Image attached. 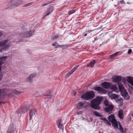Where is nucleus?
I'll list each match as a JSON object with an SVG mask.
<instances>
[{
  "mask_svg": "<svg viewBox=\"0 0 133 133\" xmlns=\"http://www.w3.org/2000/svg\"><path fill=\"white\" fill-rule=\"evenodd\" d=\"M121 52L120 51L117 52L113 54L110 55L109 56V57L111 58H112L116 56L119 54H121Z\"/></svg>",
  "mask_w": 133,
  "mask_h": 133,
  "instance_id": "cd10ccee",
  "label": "nucleus"
},
{
  "mask_svg": "<svg viewBox=\"0 0 133 133\" xmlns=\"http://www.w3.org/2000/svg\"><path fill=\"white\" fill-rule=\"evenodd\" d=\"M6 58V56H3L0 58V61H5Z\"/></svg>",
  "mask_w": 133,
  "mask_h": 133,
  "instance_id": "f704fd0d",
  "label": "nucleus"
},
{
  "mask_svg": "<svg viewBox=\"0 0 133 133\" xmlns=\"http://www.w3.org/2000/svg\"><path fill=\"white\" fill-rule=\"evenodd\" d=\"M59 37V35H55L51 37V39L52 40H54V39H56L58 37Z\"/></svg>",
  "mask_w": 133,
  "mask_h": 133,
  "instance_id": "473e14b6",
  "label": "nucleus"
},
{
  "mask_svg": "<svg viewBox=\"0 0 133 133\" xmlns=\"http://www.w3.org/2000/svg\"><path fill=\"white\" fill-rule=\"evenodd\" d=\"M96 40V39H95V41Z\"/></svg>",
  "mask_w": 133,
  "mask_h": 133,
  "instance_id": "69168bd1",
  "label": "nucleus"
},
{
  "mask_svg": "<svg viewBox=\"0 0 133 133\" xmlns=\"http://www.w3.org/2000/svg\"><path fill=\"white\" fill-rule=\"evenodd\" d=\"M29 28V26L28 25L24 26H22L21 28L22 30H27L28 28Z\"/></svg>",
  "mask_w": 133,
  "mask_h": 133,
  "instance_id": "2f4dec72",
  "label": "nucleus"
},
{
  "mask_svg": "<svg viewBox=\"0 0 133 133\" xmlns=\"http://www.w3.org/2000/svg\"><path fill=\"white\" fill-rule=\"evenodd\" d=\"M79 66V65H77L74 67L72 69L71 71L72 73L74 72L76 70L77 68H78Z\"/></svg>",
  "mask_w": 133,
  "mask_h": 133,
  "instance_id": "e433bc0d",
  "label": "nucleus"
},
{
  "mask_svg": "<svg viewBox=\"0 0 133 133\" xmlns=\"http://www.w3.org/2000/svg\"><path fill=\"white\" fill-rule=\"evenodd\" d=\"M113 109V107L112 105H110L109 107H106L105 108V110L107 112H109L112 110Z\"/></svg>",
  "mask_w": 133,
  "mask_h": 133,
  "instance_id": "f3484780",
  "label": "nucleus"
},
{
  "mask_svg": "<svg viewBox=\"0 0 133 133\" xmlns=\"http://www.w3.org/2000/svg\"><path fill=\"white\" fill-rule=\"evenodd\" d=\"M98 133H101V131H99V132H98Z\"/></svg>",
  "mask_w": 133,
  "mask_h": 133,
  "instance_id": "0e129e2a",
  "label": "nucleus"
},
{
  "mask_svg": "<svg viewBox=\"0 0 133 133\" xmlns=\"http://www.w3.org/2000/svg\"><path fill=\"white\" fill-rule=\"evenodd\" d=\"M130 88L132 89H133V88L132 87H130Z\"/></svg>",
  "mask_w": 133,
  "mask_h": 133,
  "instance_id": "e2e57ef3",
  "label": "nucleus"
},
{
  "mask_svg": "<svg viewBox=\"0 0 133 133\" xmlns=\"http://www.w3.org/2000/svg\"><path fill=\"white\" fill-rule=\"evenodd\" d=\"M112 79L113 82L118 84V86L119 84L121 83V78L119 76H115L114 78H112Z\"/></svg>",
  "mask_w": 133,
  "mask_h": 133,
  "instance_id": "9b49d317",
  "label": "nucleus"
},
{
  "mask_svg": "<svg viewBox=\"0 0 133 133\" xmlns=\"http://www.w3.org/2000/svg\"><path fill=\"white\" fill-rule=\"evenodd\" d=\"M7 96L9 97H11L14 96V94L13 93H10L8 94Z\"/></svg>",
  "mask_w": 133,
  "mask_h": 133,
  "instance_id": "c03bdc74",
  "label": "nucleus"
},
{
  "mask_svg": "<svg viewBox=\"0 0 133 133\" xmlns=\"http://www.w3.org/2000/svg\"><path fill=\"white\" fill-rule=\"evenodd\" d=\"M16 129V126L15 125L14 123H12L11 124L9 127L7 131L9 132H11L12 133H13Z\"/></svg>",
  "mask_w": 133,
  "mask_h": 133,
  "instance_id": "9d476101",
  "label": "nucleus"
},
{
  "mask_svg": "<svg viewBox=\"0 0 133 133\" xmlns=\"http://www.w3.org/2000/svg\"><path fill=\"white\" fill-rule=\"evenodd\" d=\"M94 114L96 116L98 117H102V115L100 114V113L97 112V111H95L94 112Z\"/></svg>",
  "mask_w": 133,
  "mask_h": 133,
  "instance_id": "c756f323",
  "label": "nucleus"
},
{
  "mask_svg": "<svg viewBox=\"0 0 133 133\" xmlns=\"http://www.w3.org/2000/svg\"><path fill=\"white\" fill-rule=\"evenodd\" d=\"M110 88L114 90H115L117 89V88L116 87L115 85H112L111 84V86H110Z\"/></svg>",
  "mask_w": 133,
  "mask_h": 133,
  "instance_id": "7c9ffc66",
  "label": "nucleus"
},
{
  "mask_svg": "<svg viewBox=\"0 0 133 133\" xmlns=\"http://www.w3.org/2000/svg\"><path fill=\"white\" fill-rule=\"evenodd\" d=\"M79 66V65H77L74 67L72 69L71 71L72 73L74 72L76 70L77 68H78Z\"/></svg>",
  "mask_w": 133,
  "mask_h": 133,
  "instance_id": "4c0bfd02",
  "label": "nucleus"
},
{
  "mask_svg": "<svg viewBox=\"0 0 133 133\" xmlns=\"http://www.w3.org/2000/svg\"><path fill=\"white\" fill-rule=\"evenodd\" d=\"M109 97L112 99H114L116 100L118 97H119V96L116 94H112L109 96Z\"/></svg>",
  "mask_w": 133,
  "mask_h": 133,
  "instance_id": "a211bd4d",
  "label": "nucleus"
},
{
  "mask_svg": "<svg viewBox=\"0 0 133 133\" xmlns=\"http://www.w3.org/2000/svg\"><path fill=\"white\" fill-rule=\"evenodd\" d=\"M112 124V126L115 129H118V125L117 122L116 120L111 122Z\"/></svg>",
  "mask_w": 133,
  "mask_h": 133,
  "instance_id": "4be33fe9",
  "label": "nucleus"
},
{
  "mask_svg": "<svg viewBox=\"0 0 133 133\" xmlns=\"http://www.w3.org/2000/svg\"><path fill=\"white\" fill-rule=\"evenodd\" d=\"M3 63V62H0V71L1 70L2 67H1V65Z\"/></svg>",
  "mask_w": 133,
  "mask_h": 133,
  "instance_id": "de8ad7c7",
  "label": "nucleus"
},
{
  "mask_svg": "<svg viewBox=\"0 0 133 133\" xmlns=\"http://www.w3.org/2000/svg\"><path fill=\"white\" fill-rule=\"evenodd\" d=\"M23 1L22 0H19L16 1L14 3V5L15 6H17L18 5L21 4L22 3Z\"/></svg>",
  "mask_w": 133,
  "mask_h": 133,
  "instance_id": "bb28decb",
  "label": "nucleus"
},
{
  "mask_svg": "<svg viewBox=\"0 0 133 133\" xmlns=\"http://www.w3.org/2000/svg\"><path fill=\"white\" fill-rule=\"evenodd\" d=\"M36 112V109H30L29 111V120H31L32 117L35 116Z\"/></svg>",
  "mask_w": 133,
  "mask_h": 133,
  "instance_id": "f8f14e48",
  "label": "nucleus"
},
{
  "mask_svg": "<svg viewBox=\"0 0 133 133\" xmlns=\"http://www.w3.org/2000/svg\"><path fill=\"white\" fill-rule=\"evenodd\" d=\"M119 2L121 4H125V3L124 2V1L123 0L120 1Z\"/></svg>",
  "mask_w": 133,
  "mask_h": 133,
  "instance_id": "8fccbe9b",
  "label": "nucleus"
},
{
  "mask_svg": "<svg viewBox=\"0 0 133 133\" xmlns=\"http://www.w3.org/2000/svg\"><path fill=\"white\" fill-rule=\"evenodd\" d=\"M130 84L133 87V82Z\"/></svg>",
  "mask_w": 133,
  "mask_h": 133,
  "instance_id": "bf43d9fd",
  "label": "nucleus"
},
{
  "mask_svg": "<svg viewBox=\"0 0 133 133\" xmlns=\"http://www.w3.org/2000/svg\"><path fill=\"white\" fill-rule=\"evenodd\" d=\"M33 32L30 30L29 31H25L21 32L19 34V39H20L19 42H24L22 38H26L28 37H30L32 35V32Z\"/></svg>",
  "mask_w": 133,
  "mask_h": 133,
  "instance_id": "7ed1b4c3",
  "label": "nucleus"
},
{
  "mask_svg": "<svg viewBox=\"0 0 133 133\" xmlns=\"http://www.w3.org/2000/svg\"><path fill=\"white\" fill-rule=\"evenodd\" d=\"M30 105H28L22 107L21 108L16 111V113H24L27 112L29 110L30 108Z\"/></svg>",
  "mask_w": 133,
  "mask_h": 133,
  "instance_id": "423d86ee",
  "label": "nucleus"
},
{
  "mask_svg": "<svg viewBox=\"0 0 133 133\" xmlns=\"http://www.w3.org/2000/svg\"><path fill=\"white\" fill-rule=\"evenodd\" d=\"M96 63V61L95 60H94L90 62V63L88 64L87 65V67L90 66L92 68H93L94 67V65Z\"/></svg>",
  "mask_w": 133,
  "mask_h": 133,
  "instance_id": "412c9836",
  "label": "nucleus"
},
{
  "mask_svg": "<svg viewBox=\"0 0 133 133\" xmlns=\"http://www.w3.org/2000/svg\"><path fill=\"white\" fill-rule=\"evenodd\" d=\"M112 92V91H111V92H110V91H109L108 92V94H110Z\"/></svg>",
  "mask_w": 133,
  "mask_h": 133,
  "instance_id": "6e6d98bb",
  "label": "nucleus"
},
{
  "mask_svg": "<svg viewBox=\"0 0 133 133\" xmlns=\"http://www.w3.org/2000/svg\"><path fill=\"white\" fill-rule=\"evenodd\" d=\"M103 99L102 97L97 96L91 100L90 102V106L91 108L95 110H99L101 108L100 105Z\"/></svg>",
  "mask_w": 133,
  "mask_h": 133,
  "instance_id": "f257e3e1",
  "label": "nucleus"
},
{
  "mask_svg": "<svg viewBox=\"0 0 133 133\" xmlns=\"http://www.w3.org/2000/svg\"><path fill=\"white\" fill-rule=\"evenodd\" d=\"M68 47V45L66 44L62 45V48L63 49H66Z\"/></svg>",
  "mask_w": 133,
  "mask_h": 133,
  "instance_id": "79ce46f5",
  "label": "nucleus"
},
{
  "mask_svg": "<svg viewBox=\"0 0 133 133\" xmlns=\"http://www.w3.org/2000/svg\"><path fill=\"white\" fill-rule=\"evenodd\" d=\"M57 44V42H55L52 44V45L53 46H55L56 45V44Z\"/></svg>",
  "mask_w": 133,
  "mask_h": 133,
  "instance_id": "3c124183",
  "label": "nucleus"
},
{
  "mask_svg": "<svg viewBox=\"0 0 133 133\" xmlns=\"http://www.w3.org/2000/svg\"><path fill=\"white\" fill-rule=\"evenodd\" d=\"M2 77L3 75L2 74H0V81L2 79Z\"/></svg>",
  "mask_w": 133,
  "mask_h": 133,
  "instance_id": "603ef678",
  "label": "nucleus"
},
{
  "mask_svg": "<svg viewBox=\"0 0 133 133\" xmlns=\"http://www.w3.org/2000/svg\"><path fill=\"white\" fill-rule=\"evenodd\" d=\"M45 96H47V98L48 99L51 98L52 96V92L51 90H49L46 92Z\"/></svg>",
  "mask_w": 133,
  "mask_h": 133,
  "instance_id": "dca6fc26",
  "label": "nucleus"
},
{
  "mask_svg": "<svg viewBox=\"0 0 133 133\" xmlns=\"http://www.w3.org/2000/svg\"><path fill=\"white\" fill-rule=\"evenodd\" d=\"M12 92L16 94H20L21 92L18 91L16 90H13Z\"/></svg>",
  "mask_w": 133,
  "mask_h": 133,
  "instance_id": "72a5a7b5",
  "label": "nucleus"
},
{
  "mask_svg": "<svg viewBox=\"0 0 133 133\" xmlns=\"http://www.w3.org/2000/svg\"><path fill=\"white\" fill-rule=\"evenodd\" d=\"M87 34L86 33V34H84V36H87Z\"/></svg>",
  "mask_w": 133,
  "mask_h": 133,
  "instance_id": "680f3d73",
  "label": "nucleus"
},
{
  "mask_svg": "<svg viewBox=\"0 0 133 133\" xmlns=\"http://www.w3.org/2000/svg\"><path fill=\"white\" fill-rule=\"evenodd\" d=\"M86 103V102H80L77 104V107L79 109H80L82 108H84L86 107V105H85Z\"/></svg>",
  "mask_w": 133,
  "mask_h": 133,
  "instance_id": "4468645a",
  "label": "nucleus"
},
{
  "mask_svg": "<svg viewBox=\"0 0 133 133\" xmlns=\"http://www.w3.org/2000/svg\"><path fill=\"white\" fill-rule=\"evenodd\" d=\"M104 103L106 106H108L109 105L108 101L107 100H106L104 101Z\"/></svg>",
  "mask_w": 133,
  "mask_h": 133,
  "instance_id": "a19ab883",
  "label": "nucleus"
},
{
  "mask_svg": "<svg viewBox=\"0 0 133 133\" xmlns=\"http://www.w3.org/2000/svg\"><path fill=\"white\" fill-rule=\"evenodd\" d=\"M73 73L71 72V71H70V72H68L66 75V76L67 77H68L72 74Z\"/></svg>",
  "mask_w": 133,
  "mask_h": 133,
  "instance_id": "37998d69",
  "label": "nucleus"
},
{
  "mask_svg": "<svg viewBox=\"0 0 133 133\" xmlns=\"http://www.w3.org/2000/svg\"><path fill=\"white\" fill-rule=\"evenodd\" d=\"M116 101L117 103L120 104L119 106H121L123 104V99L121 98H119V97H118Z\"/></svg>",
  "mask_w": 133,
  "mask_h": 133,
  "instance_id": "aec40b11",
  "label": "nucleus"
},
{
  "mask_svg": "<svg viewBox=\"0 0 133 133\" xmlns=\"http://www.w3.org/2000/svg\"><path fill=\"white\" fill-rule=\"evenodd\" d=\"M127 81L128 82L130 83L133 82V77H127Z\"/></svg>",
  "mask_w": 133,
  "mask_h": 133,
  "instance_id": "c85d7f7f",
  "label": "nucleus"
},
{
  "mask_svg": "<svg viewBox=\"0 0 133 133\" xmlns=\"http://www.w3.org/2000/svg\"><path fill=\"white\" fill-rule=\"evenodd\" d=\"M118 87L122 96L124 97V99L128 100L130 98V96L128 95L127 91L124 88L121 83L119 84Z\"/></svg>",
  "mask_w": 133,
  "mask_h": 133,
  "instance_id": "20e7f679",
  "label": "nucleus"
},
{
  "mask_svg": "<svg viewBox=\"0 0 133 133\" xmlns=\"http://www.w3.org/2000/svg\"><path fill=\"white\" fill-rule=\"evenodd\" d=\"M2 47L3 48H1V50H0V52L1 51H3V50H3V49H2V48H3V46H2V47H1H1Z\"/></svg>",
  "mask_w": 133,
  "mask_h": 133,
  "instance_id": "4d7b16f0",
  "label": "nucleus"
},
{
  "mask_svg": "<svg viewBox=\"0 0 133 133\" xmlns=\"http://www.w3.org/2000/svg\"><path fill=\"white\" fill-rule=\"evenodd\" d=\"M119 130L122 133H126L127 129L125 128L124 130L123 129L121 124H119Z\"/></svg>",
  "mask_w": 133,
  "mask_h": 133,
  "instance_id": "6ab92c4d",
  "label": "nucleus"
},
{
  "mask_svg": "<svg viewBox=\"0 0 133 133\" xmlns=\"http://www.w3.org/2000/svg\"><path fill=\"white\" fill-rule=\"evenodd\" d=\"M95 94L93 91H88L83 94L81 96V98L85 100H90L95 96Z\"/></svg>",
  "mask_w": 133,
  "mask_h": 133,
  "instance_id": "f03ea898",
  "label": "nucleus"
},
{
  "mask_svg": "<svg viewBox=\"0 0 133 133\" xmlns=\"http://www.w3.org/2000/svg\"><path fill=\"white\" fill-rule=\"evenodd\" d=\"M75 9L72 10H70L68 12L69 14V15H70L74 12H75Z\"/></svg>",
  "mask_w": 133,
  "mask_h": 133,
  "instance_id": "ea45409f",
  "label": "nucleus"
},
{
  "mask_svg": "<svg viewBox=\"0 0 133 133\" xmlns=\"http://www.w3.org/2000/svg\"><path fill=\"white\" fill-rule=\"evenodd\" d=\"M132 52V50L131 49L129 50L128 53L129 54H130Z\"/></svg>",
  "mask_w": 133,
  "mask_h": 133,
  "instance_id": "09e8293b",
  "label": "nucleus"
},
{
  "mask_svg": "<svg viewBox=\"0 0 133 133\" xmlns=\"http://www.w3.org/2000/svg\"><path fill=\"white\" fill-rule=\"evenodd\" d=\"M2 103H4V102H3V101H0V104H1Z\"/></svg>",
  "mask_w": 133,
  "mask_h": 133,
  "instance_id": "13d9d810",
  "label": "nucleus"
},
{
  "mask_svg": "<svg viewBox=\"0 0 133 133\" xmlns=\"http://www.w3.org/2000/svg\"><path fill=\"white\" fill-rule=\"evenodd\" d=\"M49 15H47V13L46 12L44 14L43 16V18H44L45 17H46L47 16Z\"/></svg>",
  "mask_w": 133,
  "mask_h": 133,
  "instance_id": "49530a36",
  "label": "nucleus"
},
{
  "mask_svg": "<svg viewBox=\"0 0 133 133\" xmlns=\"http://www.w3.org/2000/svg\"><path fill=\"white\" fill-rule=\"evenodd\" d=\"M14 1V0H12L10 1V3H12Z\"/></svg>",
  "mask_w": 133,
  "mask_h": 133,
  "instance_id": "052dcab7",
  "label": "nucleus"
},
{
  "mask_svg": "<svg viewBox=\"0 0 133 133\" xmlns=\"http://www.w3.org/2000/svg\"><path fill=\"white\" fill-rule=\"evenodd\" d=\"M101 85L103 88L107 89H108L110 88L111 83L109 82H104L102 83Z\"/></svg>",
  "mask_w": 133,
  "mask_h": 133,
  "instance_id": "ddd939ff",
  "label": "nucleus"
},
{
  "mask_svg": "<svg viewBox=\"0 0 133 133\" xmlns=\"http://www.w3.org/2000/svg\"><path fill=\"white\" fill-rule=\"evenodd\" d=\"M118 117L121 119H123V110H120L118 112Z\"/></svg>",
  "mask_w": 133,
  "mask_h": 133,
  "instance_id": "5701e85b",
  "label": "nucleus"
},
{
  "mask_svg": "<svg viewBox=\"0 0 133 133\" xmlns=\"http://www.w3.org/2000/svg\"><path fill=\"white\" fill-rule=\"evenodd\" d=\"M51 2V1L48 2H47L45 3H43L42 4V6L43 7L48 5H49V4H50Z\"/></svg>",
  "mask_w": 133,
  "mask_h": 133,
  "instance_id": "58836bf2",
  "label": "nucleus"
},
{
  "mask_svg": "<svg viewBox=\"0 0 133 133\" xmlns=\"http://www.w3.org/2000/svg\"><path fill=\"white\" fill-rule=\"evenodd\" d=\"M61 119H60L57 122V125L58 127L60 129H62L63 127V124L61 123Z\"/></svg>",
  "mask_w": 133,
  "mask_h": 133,
  "instance_id": "b1692460",
  "label": "nucleus"
},
{
  "mask_svg": "<svg viewBox=\"0 0 133 133\" xmlns=\"http://www.w3.org/2000/svg\"><path fill=\"white\" fill-rule=\"evenodd\" d=\"M36 74H30L26 79V81L29 83H31L32 81V79L34 77L36 76Z\"/></svg>",
  "mask_w": 133,
  "mask_h": 133,
  "instance_id": "6e6552de",
  "label": "nucleus"
},
{
  "mask_svg": "<svg viewBox=\"0 0 133 133\" xmlns=\"http://www.w3.org/2000/svg\"><path fill=\"white\" fill-rule=\"evenodd\" d=\"M100 119L103 121L104 123L109 125H110L111 123L108 121L107 119L105 118H100Z\"/></svg>",
  "mask_w": 133,
  "mask_h": 133,
  "instance_id": "393cba45",
  "label": "nucleus"
},
{
  "mask_svg": "<svg viewBox=\"0 0 133 133\" xmlns=\"http://www.w3.org/2000/svg\"><path fill=\"white\" fill-rule=\"evenodd\" d=\"M94 89L97 91L100 94H105L107 92V91L106 90L100 87H96L94 88Z\"/></svg>",
  "mask_w": 133,
  "mask_h": 133,
  "instance_id": "0eeeda50",
  "label": "nucleus"
},
{
  "mask_svg": "<svg viewBox=\"0 0 133 133\" xmlns=\"http://www.w3.org/2000/svg\"><path fill=\"white\" fill-rule=\"evenodd\" d=\"M62 45H58V46L57 47H56V48H57L58 47H61V48H62Z\"/></svg>",
  "mask_w": 133,
  "mask_h": 133,
  "instance_id": "5fc2aeb1",
  "label": "nucleus"
},
{
  "mask_svg": "<svg viewBox=\"0 0 133 133\" xmlns=\"http://www.w3.org/2000/svg\"><path fill=\"white\" fill-rule=\"evenodd\" d=\"M54 9L53 7L52 6H51L47 10L46 13L47 15H49L52 11Z\"/></svg>",
  "mask_w": 133,
  "mask_h": 133,
  "instance_id": "a878e982",
  "label": "nucleus"
},
{
  "mask_svg": "<svg viewBox=\"0 0 133 133\" xmlns=\"http://www.w3.org/2000/svg\"><path fill=\"white\" fill-rule=\"evenodd\" d=\"M33 2H32L30 3H28L26 4H25L24 6H23V7H26L28 6H29L31 5L33 3Z\"/></svg>",
  "mask_w": 133,
  "mask_h": 133,
  "instance_id": "c9c22d12",
  "label": "nucleus"
},
{
  "mask_svg": "<svg viewBox=\"0 0 133 133\" xmlns=\"http://www.w3.org/2000/svg\"><path fill=\"white\" fill-rule=\"evenodd\" d=\"M8 8H6V9L9 8L11 6L12 7V8H13L14 7L13 4H8Z\"/></svg>",
  "mask_w": 133,
  "mask_h": 133,
  "instance_id": "a18cd8bd",
  "label": "nucleus"
},
{
  "mask_svg": "<svg viewBox=\"0 0 133 133\" xmlns=\"http://www.w3.org/2000/svg\"><path fill=\"white\" fill-rule=\"evenodd\" d=\"M5 89H0V99H3L6 96L7 94Z\"/></svg>",
  "mask_w": 133,
  "mask_h": 133,
  "instance_id": "1a4fd4ad",
  "label": "nucleus"
},
{
  "mask_svg": "<svg viewBox=\"0 0 133 133\" xmlns=\"http://www.w3.org/2000/svg\"><path fill=\"white\" fill-rule=\"evenodd\" d=\"M108 119L111 122H113V121L116 120L115 119V116L113 114H111L109 116L108 118Z\"/></svg>",
  "mask_w": 133,
  "mask_h": 133,
  "instance_id": "2eb2a0df",
  "label": "nucleus"
},
{
  "mask_svg": "<svg viewBox=\"0 0 133 133\" xmlns=\"http://www.w3.org/2000/svg\"><path fill=\"white\" fill-rule=\"evenodd\" d=\"M93 119L92 118H90V120H88V122H91L92 121Z\"/></svg>",
  "mask_w": 133,
  "mask_h": 133,
  "instance_id": "864d4df0",
  "label": "nucleus"
},
{
  "mask_svg": "<svg viewBox=\"0 0 133 133\" xmlns=\"http://www.w3.org/2000/svg\"><path fill=\"white\" fill-rule=\"evenodd\" d=\"M2 35V32H0V36ZM9 41L8 40H5L2 41L0 42V48L2 46L3 47V48L2 49L4 50H6L10 47V44L9 43H8V42Z\"/></svg>",
  "mask_w": 133,
  "mask_h": 133,
  "instance_id": "39448f33",
  "label": "nucleus"
}]
</instances>
